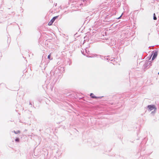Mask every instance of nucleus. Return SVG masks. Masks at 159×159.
Masks as SVG:
<instances>
[{
  "mask_svg": "<svg viewBox=\"0 0 159 159\" xmlns=\"http://www.w3.org/2000/svg\"><path fill=\"white\" fill-rule=\"evenodd\" d=\"M148 107L150 111H151L153 110H154V111H156L157 109L155 106L154 105H148Z\"/></svg>",
  "mask_w": 159,
  "mask_h": 159,
  "instance_id": "1",
  "label": "nucleus"
},
{
  "mask_svg": "<svg viewBox=\"0 0 159 159\" xmlns=\"http://www.w3.org/2000/svg\"><path fill=\"white\" fill-rule=\"evenodd\" d=\"M157 52H155L153 54V57L152 58V60H154L156 58V57H157Z\"/></svg>",
  "mask_w": 159,
  "mask_h": 159,
  "instance_id": "2",
  "label": "nucleus"
},
{
  "mask_svg": "<svg viewBox=\"0 0 159 159\" xmlns=\"http://www.w3.org/2000/svg\"><path fill=\"white\" fill-rule=\"evenodd\" d=\"M91 97L93 98H97L98 97H97L94 95V94L93 93H91L90 95Z\"/></svg>",
  "mask_w": 159,
  "mask_h": 159,
  "instance_id": "3",
  "label": "nucleus"
},
{
  "mask_svg": "<svg viewBox=\"0 0 159 159\" xmlns=\"http://www.w3.org/2000/svg\"><path fill=\"white\" fill-rule=\"evenodd\" d=\"M53 23H52V22L51 21L49 22L48 23V25H52V24Z\"/></svg>",
  "mask_w": 159,
  "mask_h": 159,
  "instance_id": "4",
  "label": "nucleus"
},
{
  "mask_svg": "<svg viewBox=\"0 0 159 159\" xmlns=\"http://www.w3.org/2000/svg\"><path fill=\"white\" fill-rule=\"evenodd\" d=\"M58 16H54L52 19H53L54 20H55L58 18Z\"/></svg>",
  "mask_w": 159,
  "mask_h": 159,
  "instance_id": "5",
  "label": "nucleus"
},
{
  "mask_svg": "<svg viewBox=\"0 0 159 159\" xmlns=\"http://www.w3.org/2000/svg\"><path fill=\"white\" fill-rule=\"evenodd\" d=\"M14 132L15 133V134H18V133H20V131H17L16 132L15 131H14Z\"/></svg>",
  "mask_w": 159,
  "mask_h": 159,
  "instance_id": "6",
  "label": "nucleus"
},
{
  "mask_svg": "<svg viewBox=\"0 0 159 159\" xmlns=\"http://www.w3.org/2000/svg\"><path fill=\"white\" fill-rule=\"evenodd\" d=\"M154 16L153 17V19L154 20H157V17L155 16V14H154Z\"/></svg>",
  "mask_w": 159,
  "mask_h": 159,
  "instance_id": "7",
  "label": "nucleus"
},
{
  "mask_svg": "<svg viewBox=\"0 0 159 159\" xmlns=\"http://www.w3.org/2000/svg\"><path fill=\"white\" fill-rule=\"evenodd\" d=\"M15 141L16 142H19V138H16V139Z\"/></svg>",
  "mask_w": 159,
  "mask_h": 159,
  "instance_id": "8",
  "label": "nucleus"
},
{
  "mask_svg": "<svg viewBox=\"0 0 159 159\" xmlns=\"http://www.w3.org/2000/svg\"><path fill=\"white\" fill-rule=\"evenodd\" d=\"M50 56H51V55H50V54H49V55H48V59H50Z\"/></svg>",
  "mask_w": 159,
  "mask_h": 159,
  "instance_id": "9",
  "label": "nucleus"
},
{
  "mask_svg": "<svg viewBox=\"0 0 159 159\" xmlns=\"http://www.w3.org/2000/svg\"><path fill=\"white\" fill-rule=\"evenodd\" d=\"M55 20H54L53 19H52V20H51V21L52 22V23H53Z\"/></svg>",
  "mask_w": 159,
  "mask_h": 159,
  "instance_id": "10",
  "label": "nucleus"
},
{
  "mask_svg": "<svg viewBox=\"0 0 159 159\" xmlns=\"http://www.w3.org/2000/svg\"><path fill=\"white\" fill-rule=\"evenodd\" d=\"M121 16H120L119 17V18H118V19H119V18H120Z\"/></svg>",
  "mask_w": 159,
  "mask_h": 159,
  "instance_id": "11",
  "label": "nucleus"
},
{
  "mask_svg": "<svg viewBox=\"0 0 159 159\" xmlns=\"http://www.w3.org/2000/svg\"><path fill=\"white\" fill-rule=\"evenodd\" d=\"M158 74L159 75V72H158Z\"/></svg>",
  "mask_w": 159,
  "mask_h": 159,
  "instance_id": "12",
  "label": "nucleus"
}]
</instances>
